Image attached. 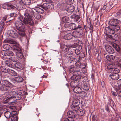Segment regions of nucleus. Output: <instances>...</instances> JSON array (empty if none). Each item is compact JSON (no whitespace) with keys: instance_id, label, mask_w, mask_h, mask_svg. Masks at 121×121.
I'll list each match as a JSON object with an SVG mask.
<instances>
[{"instance_id":"f257e3e1","label":"nucleus","mask_w":121,"mask_h":121,"mask_svg":"<svg viewBox=\"0 0 121 121\" xmlns=\"http://www.w3.org/2000/svg\"><path fill=\"white\" fill-rule=\"evenodd\" d=\"M34 12L30 9H27L25 11L24 14L25 18L22 16L19 17V20L25 24H28L30 25H32L34 24L32 17H33L32 15L33 14Z\"/></svg>"},{"instance_id":"f03ea898","label":"nucleus","mask_w":121,"mask_h":121,"mask_svg":"<svg viewBox=\"0 0 121 121\" xmlns=\"http://www.w3.org/2000/svg\"><path fill=\"white\" fill-rule=\"evenodd\" d=\"M4 43H9L13 44V47L15 50L17 56L21 58L24 57L22 50L18 43L12 39L5 40L4 42Z\"/></svg>"},{"instance_id":"7ed1b4c3","label":"nucleus","mask_w":121,"mask_h":121,"mask_svg":"<svg viewBox=\"0 0 121 121\" xmlns=\"http://www.w3.org/2000/svg\"><path fill=\"white\" fill-rule=\"evenodd\" d=\"M15 25L16 29L20 31L18 33L19 35L22 36H25L26 29L24 25L22 22L16 21L15 22Z\"/></svg>"},{"instance_id":"20e7f679","label":"nucleus","mask_w":121,"mask_h":121,"mask_svg":"<svg viewBox=\"0 0 121 121\" xmlns=\"http://www.w3.org/2000/svg\"><path fill=\"white\" fill-rule=\"evenodd\" d=\"M121 23L119 20L115 19L110 20L109 24L111 28L113 29L116 31H117L120 29L119 25Z\"/></svg>"},{"instance_id":"39448f33","label":"nucleus","mask_w":121,"mask_h":121,"mask_svg":"<svg viewBox=\"0 0 121 121\" xmlns=\"http://www.w3.org/2000/svg\"><path fill=\"white\" fill-rule=\"evenodd\" d=\"M12 85L8 81L5 80L4 84L1 85L0 87V90L2 91H5L9 90Z\"/></svg>"},{"instance_id":"423d86ee","label":"nucleus","mask_w":121,"mask_h":121,"mask_svg":"<svg viewBox=\"0 0 121 121\" xmlns=\"http://www.w3.org/2000/svg\"><path fill=\"white\" fill-rule=\"evenodd\" d=\"M1 71L5 73H7L12 76H15L17 75V73L13 70L9 68H6L4 66H1L0 67Z\"/></svg>"},{"instance_id":"0eeeda50","label":"nucleus","mask_w":121,"mask_h":121,"mask_svg":"<svg viewBox=\"0 0 121 121\" xmlns=\"http://www.w3.org/2000/svg\"><path fill=\"white\" fill-rule=\"evenodd\" d=\"M73 75L71 78V80H78L81 78L82 75L81 72L79 70L74 71L73 73Z\"/></svg>"},{"instance_id":"6e6552de","label":"nucleus","mask_w":121,"mask_h":121,"mask_svg":"<svg viewBox=\"0 0 121 121\" xmlns=\"http://www.w3.org/2000/svg\"><path fill=\"white\" fill-rule=\"evenodd\" d=\"M41 7L44 9L47 10L48 9H52L54 8V5L51 3H44L41 5Z\"/></svg>"},{"instance_id":"1a4fd4ad","label":"nucleus","mask_w":121,"mask_h":121,"mask_svg":"<svg viewBox=\"0 0 121 121\" xmlns=\"http://www.w3.org/2000/svg\"><path fill=\"white\" fill-rule=\"evenodd\" d=\"M11 121H17L18 119V116L17 115V112L16 111L11 112Z\"/></svg>"},{"instance_id":"9d476101","label":"nucleus","mask_w":121,"mask_h":121,"mask_svg":"<svg viewBox=\"0 0 121 121\" xmlns=\"http://www.w3.org/2000/svg\"><path fill=\"white\" fill-rule=\"evenodd\" d=\"M16 94V92L15 91H9L6 92L4 94L5 95L8 96L9 98H10V99H12Z\"/></svg>"},{"instance_id":"9b49d317","label":"nucleus","mask_w":121,"mask_h":121,"mask_svg":"<svg viewBox=\"0 0 121 121\" xmlns=\"http://www.w3.org/2000/svg\"><path fill=\"white\" fill-rule=\"evenodd\" d=\"M73 56V52L71 50H69L66 52L64 53L63 57L66 59H69Z\"/></svg>"},{"instance_id":"f8f14e48","label":"nucleus","mask_w":121,"mask_h":121,"mask_svg":"<svg viewBox=\"0 0 121 121\" xmlns=\"http://www.w3.org/2000/svg\"><path fill=\"white\" fill-rule=\"evenodd\" d=\"M75 47V49H74V51L76 54L78 55L81 53V51L82 49V46L81 45L76 44Z\"/></svg>"},{"instance_id":"ddd939ff","label":"nucleus","mask_w":121,"mask_h":121,"mask_svg":"<svg viewBox=\"0 0 121 121\" xmlns=\"http://www.w3.org/2000/svg\"><path fill=\"white\" fill-rule=\"evenodd\" d=\"M105 48L107 52L109 53L112 54L114 52L113 48L109 45H106Z\"/></svg>"},{"instance_id":"4468645a","label":"nucleus","mask_w":121,"mask_h":121,"mask_svg":"<svg viewBox=\"0 0 121 121\" xmlns=\"http://www.w3.org/2000/svg\"><path fill=\"white\" fill-rule=\"evenodd\" d=\"M9 35L11 37L17 38L18 37V35L16 32L13 30H10L9 31Z\"/></svg>"},{"instance_id":"2eb2a0df","label":"nucleus","mask_w":121,"mask_h":121,"mask_svg":"<svg viewBox=\"0 0 121 121\" xmlns=\"http://www.w3.org/2000/svg\"><path fill=\"white\" fill-rule=\"evenodd\" d=\"M1 53L3 55L6 56H11L13 55V53L12 52L8 50L3 51Z\"/></svg>"},{"instance_id":"dca6fc26","label":"nucleus","mask_w":121,"mask_h":121,"mask_svg":"<svg viewBox=\"0 0 121 121\" xmlns=\"http://www.w3.org/2000/svg\"><path fill=\"white\" fill-rule=\"evenodd\" d=\"M105 30L106 34H112L114 33L115 31L113 29L110 27V25L108 27H106Z\"/></svg>"},{"instance_id":"f3484780","label":"nucleus","mask_w":121,"mask_h":121,"mask_svg":"<svg viewBox=\"0 0 121 121\" xmlns=\"http://www.w3.org/2000/svg\"><path fill=\"white\" fill-rule=\"evenodd\" d=\"M109 78L114 80H118L119 78V75L118 73H112L109 75Z\"/></svg>"},{"instance_id":"a211bd4d","label":"nucleus","mask_w":121,"mask_h":121,"mask_svg":"<svg viewBox=\"0 0 121 121\" xmlns=\"http://www.w3.org/2000/svg\"><path fill=\"white\" fill-rule=\"evenodd\" d=\"M115 60L114 63V65H116L119 67H121V59L120 58L117 57L116 56L115 57Z\"/></svg>"},{"instance_id":"6ab92c4d","label":"nucleus","mask_w":121,"mask_h":121,"mask_svg":"<svg viewBox=\"0 0 121 121\" xmlns=\"http://www.w3.org/2000/svg\"><path fill=\"white\" fill-rule=\"evenodd\" d=\"M0 101L4 104H6L9 102L10 100V98L8 97L5 96H1L0 98Z\"/></svg>"},{"instance_id":"aec40b11","label":"nucleus","mask_w":121,"mask_h":121,"mask_svg":"<svg viewBox=\"0 0 121 121\" xmlns=\"http://www.w3.org/2000/svg\"><path fill=\"white\" fill-rule=\"evenodd\" d=\"M75 9V7L73 6L69 7L66 9V13L68 14H71L74 11Z\"/></svg>"},{"instance_id":"412c9836","label":"nucleus","mask_w":121,"mask_h":121,"mask_svg":"<svg viewBox=\"0 0 121 121\" xmlns=\"http://www.w3.org/2000/svg\"><path fill=\"white\" fill-rule=\"evenodd\" d=\"M80 87L85 90H88L89 89V86L88 83H81Z\"/></svg>"},{"instance_id":"4be33fe9","label":"nucleus","mask_w":121,"mask_h":121,"mask_svg":"<svg viewBox=\"0 0 121 121\" xmlns=\"http://www.w3.org/2000/svg\"><path fill=\"white\" fill-rule=\"evenodd\" d=\"M11 20H10L8 21H7L6 22L1 21L0 22V31H2L3 30L4 28L6 26V24L9 22Z\"/></svg>"},{"instance_id":"5701e85b","label":"nucleus","mask_w":121,"mask_h":121,"mask_svg":"<svg viewBox=\"0 0 121 121\" xmlns=\"http://www.w3.org/2000/svg\"><path fill=\"white\" fill-rule=\"evenodd\" d=\"M74 92L80 94L83 93L84 92L82 91V90L80 87L76 86L74 87L73 89Z\"/></svg>"},{"instance_id":"b1692460","label":"nucleus","mask_w":121,"mask_h":121,"mask_svg":"<svg viewBox=\"0 0 121 121\" xmlns=\"http://www.w3.org/2000/svg\"><path fill=\"white\" fill-rule=\"evenodd\" d=\"M11 10L17 9L19 8L18 4L16 2H13L10 4Z\"/></svg>"},{"instance_id":"393cba45","label":"nucleus","mask_w":121,"mask_h":121,"mask_svg":"<svg viewBox=\"0 0 121 121\" xmlns=\"http://www.w3.org/2000/svg\"><path fill=\"white\" fill-rule=\"evenodd\" d=\"M75 65L77 67L84 69L86 67V65L84 63H81L80 62H76L75 63Z\"/></svg>"},{"instance_id":"a878e982","label":"nucleus","mask_w":121,"mask_h":121,"mask_svg":"<svg viewBox=\"0 0 121 121\" xmlns=\"http://www.w3.org/2000/svg\"><path fill=\"white\" fill-rule=\"evenodd\" d=\"M5 64L8 67L13 68L14 67L15 64L10 60H6L5 61Z\"/></svg>"},{"instance_id":"bb28decb","label":"nucleus","mask_w":121,"mask_h":121,"mask_svg":"<svg viewBox=\"0 0 121 121\" xmlns=\"http://www.w3.org/2000/svg\"><path fill=\"white\" fill-rule=\"evenodd\" d=\"M76 30L75 31L77 33L78 35H82L83 33V30L82 29V28L79 26H78L77 27V28L76 29Z\"/></svg>"},{"instance_id":"cd10ccee","label":"nucleus","mask_w":121,"mask_h":121,"mask_svg":"<svg viewBox=\"0 0 121 121\" xmlns=\"http://www.w3.org/2000/svg\"><path fill=\"white\" fill-rule=\"evenodd\" d=\"M14 67L18 69L21 70L23 69L24 68V65L23 64L18 62L16 63V64H15Z\"/></svg>"},{"instance_id":"c85d7f7f","label":"nucleus","mask_w":121,"mask_h":121,"mask_svg":"<svg viewBox=\"0 0 121 121\" xmlns=\"http://www.w3.org/2000/svg\"><path fill=\"white\" fill-rule=\"evenodd\" d=\"M67 115L69 117L68 118H70L73 119L75 117V113L72 111H69L67 113Z\"/></svg>"},{"instance_id":"c756f323","label":"nucleus","mask_w":121,"mask_h":121,"mask_svg":"<svg viewBox=\"0 0 121 121\" xmlns=\"http://www.w3.org/2000/svg\"><path fill=\"white\" fill-rule=\"evenodd\" d=\"M34 9L38 13L42 14L44 12L43 9L39 7H35Z\"/></svg>"},{"instance_id":"7c9ffc66","label":"nucleus","mask_w":121,"mask_h":121,"mask_svg":"<svg viewBox=\"0 0 121 121\" xmlns=\"http://www.w3.org/2000/svg\"><path fill=\"white\" fill-rule=\"evenodd\" d=\"M115 57L113 55H108L106 56V59L108 61L111 62L115 58Z\"/></svg>"},{"instance_id":"2f4dec72","label":"nucleus","mask_w":121,"mask_h":121,"mask_svg":"<svg viewBox=\"0 0 121 121\" xmlns=\"http://www.w3.org/2000/svg\"><path fill=\"white\" fill-rule=\"evenodd\" d=\"M14 80L17 82H20L23 81V78L20 76L16 77L14 78Z\"/></svg>"},{"instance_id":"473e14b6","label":"nucleus","mask_w":121,"mask_h":121,"mask_svg":"<svg viewBox=\"0 0 121 121\" xmlns=\"http://www.w3.org/2000/svg\"><path fill=\"white\" fill-rule=\"evenodd\" d=\"M71 108L72 110L77 112L80 109V107L79 106L72 105L71 106Z\"/></svg>"},{"instance_id":"72a5a7b5","label":"nucleus","mask_w":121,"mask_h":121,"mask_svg":"<svg viewBox=\"0 0 121 121\" xmlns=\"http://www.w3.org/2000/svg\"><path fill=\"white\" fill-rule=\"evenodd\" d=\"M71 18L73 19L75 21H77L80 18V17L79 16V15H73L71 16Z\"/></svg>"},{"instance_id":"f704fd0d","label":"nucleus","mask_w":121,"mask_h":121,"mask_svg":"<svg viewBox=\"0 0 121 121\" xmlns=\"http://www.w3.org/2000/svg\"><path fill=\"white\" fill-rule=\"evenodd\" d=\"M10 4L7 3H4L3 4L2 7V8L4 9H7V10H11Z\"/></svg>"},{"instance_id":"c9c22d12","label":"nucleus","mask_w":121,"mask_h":121,"mask_svg":"<svg viewBox=\"0 0 121 121\" xmlns=\"http://www.w3.org/2000/svg\"><path fill=\"white\" fill-rule=\"evenodd\" d=\"M31 0H21V2L25 5H28L31 3Z\"/></svg>"},{"instance_id":"e433bc0d","label":"nucleus","mask_w":121,"mask_h":121,"mask_svg":"<svg viewBox=\"0 0 121 121\" xmlns=\"http://www.w3.org/2000/svg\"><path fill=\"white\" fill-rule=\"evenodd\" d=\"M82 81L81 82V83H82V82L83 83H88L89 81V80L86 75L82 77Z\"/></svg>"},{"instance_id":"4c0bfd02","label":"nucleus","mask_w":121,"mask_h":121,"mask_svg":"<svg viewBox=\"0 0 121 121\" xmlns=\"http://www.w3.org/2000/svg\"><path fill=\"white\" fill-rule=\"evenodd\" d=\"M72 38V35L71 33L67 34L65 35L64 37V38L66 40H69Z\"/></svg>"},{"instance_id":"58836bf2","label":"nucleus","mask_w":121,"mask_h":121,"mask_svg":"<svg viewBox=\"0 0 121 121\" xmlns=\"http://www.w3.org/2000/svg\"><path fill=\"white\" fill-rule=\"evenodd\" d=\"M32 15L33 17L34 16L35 19L37 20L40 19L41 17V15L37 13H35L34 12V13Z\"/></svg>"},{"instance_id":"ea45409f","label":"nucleus","mask_w":121,"mask_h":121,"mask_svg":"<svg viewBox=\"0 0 121 121\" xmlns=\"http://www.w3.org/2000/svg\"><path fill=\"white\" fill-rule=\"evenodd\" d=\"M4 115L7 119L11 118V113L9 111H6L4 113Z\"/></svg>"},{"instance_id":"a19ab883","label":"nucleus","mask_w":121,"mask_h":121,"mask_svg":"<svg viewBox=\"0 0 121 121\" xmlns=\"http://www.w3.org/2000/svg\"><path fill=\"white\" fill-rule=\"evenodd\" d=\"M80 104V102L79 99H74L72 105L78 106Z\"/></svg>"},{"instance_id":"79ce46f5","label":"nucleus","mask_w":121,"mask_h":121,"mask_svg":"<svg viewBox=\"0 0 121 121\" xmlns=\"http://www.w3.org/2000/svg\"><path fill=\"white\" fill-rule=\"evenodd\" d=\"M70 28L72 30H76L77 28L76 26V25L74 23H70Z\"/></svg>"},{"instance_id":"37998d69","label":"nucleus","mask_w":121,"mask_h":121,"mask_svg":"<svg viewBox=\"0 0 121 121\" xmlns=\"http://www.w3.org/2000/svg\"><path fill=\"white\" fill-rule=\"evenodd\" d=\"M112 34V40H113L114 41L117 40L118 38V35L116 34H114V33Z\"/></svg>"},{"instance_id":"c03bdc74","label":"nucleus","mask_w":121,"mask_h":121,"mask_svg":"<svg viewBox=\"0 0 121 121\" xmlns=\"http://www.w3.org/2000/svg\"><path fill=\"white\" fill-rule=\"evenodd\" d=\"M116 45L115 47V49L119 52V53H121V48H120L116 44H114V45Z\"/></svg>"},{"instance_id":"a18cd8bd","label":"nucleus","mask_w":121,"mask_h":121,"mask_svg":"<svg viewBox=\"0 0 121 121\" xmlns=\"http://www.w3.org/2000/svg\"><path fill=\"white\" fill-rule=\"evenodd\" d=\"M76 67L74 66H71L69 69V71L70 73L72 72H74V71H76Z\"/></svg>"},{"instance_id":"49530a36","label":"nucleus","mask_w":121,"mask_h":121,"mask_svg":"<svg viewBox=\"0 0 121 121\" xmlns=\"http://www.w3.org/2000/svg\"><path fill=\"white\" fill-rule=\"evenodd\" d=\"M9 59L12 62H15V64H16V63H17L18 62V61L17 60L16 58H15L13 56L9 58Z\"/></svg>"},{"instance_id":"de8ad7c7","label":"nucleus","mask_w":121,"mask_h":121,"mask_svg":"<svg viewBox=\"0 0 121 121\" xmlns=\"http://www.w3.org/2000/svg\"><path fill=\"white\" fill-rule=\"evenodd\" d=\"M74 58V61L75 62H79L80 59V57L78 55L76 56Z\"/></svg>"},{"instance_id":"09e8293b","label":"nucleus","mask_w":121,"mask_h":121,"mask_svg":"<svg viewBox=\"0 0 121 121\" xmlns=\"http://www.w3.org/2000/svg\"><path fill=\"white\" fill-rule=\"evenodd\" d=\"M74 85L75 86H78L80 87V85L81 84V82H80L79 81L77 80H74Z\"/></svg>"},{"instance_id":"8fccbe9b","label":"nucleus","mask_w":121,"mask_h":121,"mask_svg":"<svg viewBox=\"0 0 121 121\" xmlns=\"http://www.w3.org/2000/svg\"><path fill=\"white\" fill-rule=\"evenodd\" d=\"M109 102L111 107L113 108H114V107L115 106V104L113 101L111 99H109Z\"/></svg>"},{"instance_id":"3c124183","label":"nucleus","mask_w":121,"mask_h":121,"mask_svg":"<svg viewBox=\"0 0 121 121\" xmlns=\"http://www.w3.org/2000/svg\"><path fill=\"white\" fill-rule=\"evenodd\" d=\"M76 44H67L66 45V46L67 48H68L70 49L71 48H75Z\"/></svg>"},{"instance_id":"603ef678","label":"nucleus","mask_w":121,"mask_h":121,"mask_svg":"<svg viewBox=\"0 0 121 121\" xmlns=\"http://www.w3.org/2000/svg\"><path fill=\"white\" fill-rule=\"evenodd\" d=\"M112 73H118L119 72V69L118 68H114L112 71Z\"/></svg>"},{"instance_id":"864d4df0","label":"nucleus","mask_w":121,"mask_h":121,"mask_svg":"<svg viewBox=\"0 0 121 121\" xmlns=\"http://www.w3.org/2000/svg\"><path fill=\"white\" fill-rule=\"evenodd\" d=\"M114 66L113 65L111 64H110L107 66V68L108 69L110 70H111L112 71L114 68Z\"/></svg>"},{"instance_id":"5fc2aeb1","label":"nucleus","mask_w":121,"mask_h":121,"mask_svg":"<svg viewBox=\"0 0 121 121\" xmlns=\"http://www.w3.org/2000/svg\"><path fill=\"white\" fill-rule=\"evenodd\" d=\"M62 19L63 21L65 22H67L69 21V17L67 16H65L63 17Z\"/></svg>"},{"instance_id":"6e6d98bb","label":"nucleus","mask_w":121,"mask_h":121,"mask_svg":"<svg viewBox=\"0 0 121 121\" xmlns=\"http://www.w3.org/2000/svg\"><path fill=\"white\" fill-rule=\"evenodd\" d=\"M80 112L79 113V115L80 116L83 115L85 113V111L83 109H82L80 110Z\"/></svg>"},{"instance_id":"4d7b16f0","label":"nucleus","mask_w":121,"mask_h":121,"mask_svg":"<svg viewBox=\"0 0 121 121\" xmlns=\"http://www.w3.org/2000/svg\"><path fill=\"white\" fill-rule=\"evenodd\" d=\"M19 95H20L21 96H22L25 95V93H24L23 91L22 90L19 91L17 94Z\"/></svg>"},{"instance_id":"13d9d810","label":"nucleus","mask_w":121,"mask_h":121,"mask_svg":"<svg viewBox=\"0 0 121 121\" xmlns=\"http://www.w3.org/2000/svg\"><path fill=\"white\" fill-rule=\"evenodd\" d=\"M116 91L119 97H121V89H117Z\"/></svg>"},{"instance_id":"bf43d9fd","label":"nucleus","mask_w":121,"mask_h":121,"mask_svg":"<svg viewBox=\"0 0 121 121\" xmlns=\"http://www.w3.org/2000/svg\"><path fill=\"white\" fill-rule=\"evenodd\" d=\"M92 121H97V118L96 115H92Z\"/></svg>"},{"instance_id":"052dcab7","label":"nucleus","mask_w":121,"mask_h":121,"mask_svg":"<svg viewBox=\"0 0 121 121\" xmlns=\"http://www.w3.org/2000/svg\"><path fill=\"white\" fill-rule=\"evenodd\" d=\"M70 24V23L69 22H66L65 23L64 25V26L66 28H67L69 27V28Z\"/></svg>"},{"instance_id":"680f3d73","label":"nucleus","mask_w":121,"mask_h":121,"mask_svg":"<svg viewBox=\"0 0 121 121\" xmlns=\"http://www.w3.org/2000/svg\"><path fill=\"white\" fill-rule=\"evenodd\" d=\"M89 26H90V27L89 28V29L91 30L92 32L93 31V26L91 25V22H88Z\"/></svg>"},{"instance_id":"e2e57ef3","label":"nucleus","mask_w":121,"mask_h":121,"mask_svg":"<svg viewBox=\"0 0 121 121\" xmlns=\"http://www.w3.org/2000/svg\"><path fill=\"white\" fill-rule=\"evenodd\" d=\"M71 34L72 35V37L73 36L75 37H77V35H78L77 33L75 31L73 32H72Z\"/></svg>"},{"instance_id":"0e129e2a","label":"nucleus","mask_w":121,"mask_h":121,"mask_svg":"<svg viewBox=\"0 0 121 121\" xmlns=\"http://www.w3.org/2000/svg\"><path fill=\"white\" fill-rule=\"evenodd\" d=\"M102 10H105V11L107 12L108 11V9H107V4L103 6V7Z\"/></svg>"},{"instance_id":"69168bd1","label":"nucleus","mask_w":121,"mask_h":121,"mask_svg":"<svg viewBox=\"0 0 121 121\" xmlns=\"http://www.w3.org/2000/svg\"><path fill=\"white\" fill-rule=\"evenodd\" d=\"M74 119L72 118H68L65 120L64 121H73Z\"/></svg>"},{"instance_id":"338daca9","label":"nucleus","mask_w":121,"mask_h":121,"mask_svg":"<svg viewBox=\"0 0 121 121\" xmlns=\"http://www.w3.org/2000/svg\"><path fill=\"white\" fill-rule=\"evenodd\" d=\"M97 59L99 62H102V59L101 58V56L98 55L97 58Z\"/></svg>"},{"instance_id":"774afa93","label":"nucleus","mask_w":121,"mask_h":121,"mask_svg":"<svg viewBox=\"0 0 121 121\" xmlns=\"http://www.w3.org/2000/svg\"><path fill=\"white\" fill-rule=\"evenodd\" d=\"M105 110L107 111L108 112H110V110L109 108L108 105H106L105 106Z\"/></svg>"}]
</instances>
